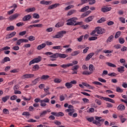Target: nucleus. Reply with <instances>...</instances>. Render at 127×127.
Here are the masks:
<instances>
[{
	"label": "nucleus",
	"instance_id": "1",
	"mask_svg": "<svg viewBox=\"0 0 127 127\" xmlns=\"http://www.w3.org/2000/svg\"><path fill=\"white\" fill-rule=\"evenodd\" d=\"M78 18L72 17L67 20L66 25H73V26H76V25H82L83 24V22H77Z\"/></svg>",
	"mask_w": 127,
	"mask_h": 127
},
{
	"label": "nucleus",
	"instance_id": "2",
	"mask_svg": "<svg viewBox=\"0 0 127 127\" xmlns=\"http://www.w3.org/2000/svg\"><path fill=\"white\" fill-rule=\"evenodd\" d=\"M68 57V55L65 54H60L59 53H56L53 55L49 56L50 61H56L57 58H66Z\"/></svg>",
	"mask_w": 127,
	"mask_h": 127
},
{
	"label": "nucleus",
	"instance_id": "3",
	"mask_svg": "<svg viewBox=\"0 0 127 127\" xmlns=\"http://www.w3.org/2000/svg\"><path fill=\"white\" fill-rule=\"evenodd\" d=\"M12 41H17L16 45L19 46L21 43H27L28 42V40L26 39H19L18 40L17 38H14L12 39Z\"/></svg>",
	"mask_w": 127,
	"mask_h": 127
},
{
	"label": "nucleus",
	"instance_id": "4",
	"mask_svg": "<svg viewBox=\"0 0 127 127\" xmlns=\"http://www.w3.org/2000/svg\"><path fill=\"white\" fill-rule=\"evenodd\" d=\"M66 31H60L58 32L56 35L53 36V38H58V39L62 38V37L64 36V34H66Z\"/></svg>",
	"mask_w": 127,
	"mask_h": 127
},
{
	"label": "nucleus",
	"instance_id": "5",
	"mask_svg": "<svg viewBox=\"0 0 127 127\" xmlns=\"http://www.w3.org/2000/svg\"><path fill=\"white\" fill-rule=\"evenodd\" d=\"M42 58L40 56L38 57V58H36L31 61L29 63V65L30 66L32 65V64H34V63H39L41 61Z\"/></svg>",
	"mask_w": 127,
	"mask_h": 127
},
{
	"label": "nucleus",
	"instance_id": "6",
	"mask_svg": "<svg viewBox=\"0 0 127 127\" xmlns=\"http://www.w3.org/2000/svg\"><path fill=\"white\" fill-rule=\"evenodd\" d=\"M72 108L73 106L69 105L68 106V109L65 110L66 113H68V116H70V117H71L74 112V109Z\"/></svg>",
	"mask_w": 127,
	"mask_h": 127
},
{
	"label": "nucleus",
	"instance_id": "7",
	"mask_svg": "<svg viewBox=\"0 0 127 127\" xmlns=\"http://www.w3.org/2000/svg\"><path fill=\"white\" fill-rule=\"evenodd\" d=\"M34 77V74H25L21 76V79L22 80H24V79H31V78H33Z\"/></svg>",
	"mask_w": 127,
	"mask_h": 127
},
{
	"label": "nucleus",
	"instance_id": "8",
	"mask_svg": "<svg viewBox=\"0 0 127 127\" xmlns=\"http://www.w3.org/2000/svg\"><path fill=\"white\" fill-rule=\"evenodd\" d=\"M20 14L18 13H15L13 14V15L10 16L9 17V20L11 21H12V20H14L16 18H17L19 16Z\"/></svg>",
	"mask_w": 127,
	"mask_h": 127
},
{
	"label": "nucleus",
	"instance_id": "9",
	"mask_svg": "<svg viewBox=\"0 0 127 127\" xmlns=\"http://www.w3.org/2000/svg\"><path fill=\"white\" fill-rule=\"evenodd\" d=\"M51 115L53 116H55L56 117H63L64 116V113L63 112H59L58 113L56 112H52Z\"/></svg>",
	"mask_w": 127,
	"mask_h": 127
},
{
	"label": "nucleus",
	"instance_id": "10",
	"mask_svg": "<svg viewBox=\"0 0 127 127\" xmlns=\"http://www.w3.org/2000/svg\"><path fill=\"white\" fill-rule=\"evenodd\" d=\"M112 10V7H106L101 8V11L102 12H108V11H110V10Z\"/></svg>",
	"mask_w": 127,
	"mask_h": 127
},
{
	"label": "nucleus",
	"instance_id": "11",
	"mask_svg": "<svg viewBox=\"0 0 127 127\" xmlns=\"http://www.w3.org/2000/svg\"><path fill=\"white\" fill-rule=\"evenodd\" d=\"M60 3H55L49 6L48 8V9H53V8H56L57 6H59Z\"/></svg>",
	"mask_w": 127,
	"mask_h": 127
},
{
	"label": "nucleus",
	"instance_id": "12",
	"mask_svg": "<svg viewBox=\"0 0 127 127\" xmlns=\"http://www.w3.org/2000/svg\"><path fill=\"white\" fill-rule=\"evenodd\" d=\"M40 3L41 4H45L46 5H49V4H51V3H52V1H45L44 0H43L40 1Z\"/></svg>",
	"mask_w": 127,
	"mask_h": 127
},
{
	"label": "nucleus",
	"instance_id": "13",
	"mask_svg": "<svg viewBox=\"0 0 127 127\" xmlns=\"http://www.w3.org/2000/svg\"><path fill=\"white\" fill-rule=\"evenodd\" d=\"M96 28L97 34H103V30H105V29H102L101 27H97Z\"/></svg>",
	"mask_w": 127,
	"mask_h": 127
},
{
	"label": "nucleus",
	"instance_id": "14",
	"mask_svg": "<svg viewBox=\"0 0 127 127\" xmlns=\"http://www.w3.org/2000/svg\"><path fill=\"white\" fill-rule=\"evenodd\" d=\"M117 110L121 111H125V110H126V106L123 104H120L117 107Z\"/></svg>",
	"mask_w": 127,
	"mask_h": 127
},
{
	"label": "nucleus",
	"instance_id": "15",
	"mask_svg": "<svg viewBox=\"0 0 127 127\" xmlns=\"http://www.w3.org/2000/svg\"><path fill=\"white\" fill-rule=\"evenodd\" d=\"M45 47H46V44L43 43L41 45L38 46L37 49L38 50H41V49H43V48H45Z\"/></svg>",
	"mask_w": 127,
	"mask_h": 127
},
{
	"label": "nucleus",
	"instance_id": "16",
	"mask_svg": "<svg viewBox=\"0 0 127 127\" xmlns=\"http://www.w3.org/2000/svg\"><path fill=\"white\" fill-rule=\"evenodd\" d=\"M31 18V15H27L24 16L22 18L23 21H27L28 20H29Z\"/></svg>",
	"mask_w": 127,
	"mask_h": 127
},
{
	"label": "nucleus",
	"instance_id": "17",
	"mask_svg": "<svg viewBox=\"0 0 127 127\" xmlns=\"http://www.w3.org/2000/svg\"><path fill=\"white\" fill-rule=\"evenodd\" d=\"M94 55L95 54L94 53H91L88 54L85 59L86 61H88V60H90V59H91V58H92Z\"/></svg>",
	"mask_w": 127,
	"mask_h": 127
},
{
	"label": "nucleus",
	"instance_id": "18",
	"mask_svg": "<svg viewBox=\"0 0 127 127\" xmlns=\"http://www.w3.org/2000/svg\"><path fill=\"white\" fill-rule=\"evenodd\" d=\"M64 25V22H59L58 23H57L55 25V27H57L58 28H59V27H62Z\"/></svg>",
	"mask_w": 127,
	"mask_h": 127
},
{
	"label": "nucleus",
	"instance_id": "19",
	"mask_svg": "<svg viewBox=\"0 0 127 127\" xmlns=\"http://www.w3.org/2000/svg\"><path fill=\"white\" fill-rule=\"evenodd\" d=\"M70 66H73L72 64H63L61 65L60 67L62 68H64V69H66V68H68V67H70Z\"/></svg>",
	"mask_w": 127,
	"mask_h": 127
},
{
	"label": "nucleus",
	"instance_id": "20",
	"mask_svg": "<svg viewBox=\"0 0 127 127\" xmlns=\"http://www.w3.org/2000/svg\"><path fill=\"white\" fill-rule=\"evenodd\" d=\"M9 61H10V59L9 58H8V57H6L3 58V59L2 60L1 63L2 64H4V63H5V62H9Z\"/></svg>",
	"mask_w": 127,
	"mask_h": 127
},
{
	"label": "nucleus",
	"instance_id": "21",
	"mask_svg": "<svg viewBox=\"0 0 127 127\" xmlns=\"http://www.w3.org/2000/svg\"><path fill=\"white\" fill-rule=\"evenodd\" d=\"M40 80V77H38L37 78L35 79L32 82V85H36L38 82H39Z\"/></svg>",
	"mask_w": 127,
	"mask_h": 127
},
{
	"label": "nucleus",
	"instance_id": "22",
	"mask_svg": "<svg viewBox=\"0 0 127 127\" xmlns=\"http://www.w3.org/2000/svg\"><path fill=\"white\" fill-rule=\"evenodd\" d=\"M94 18V16H90L85 19V22H90L93 20Z\"/></svg>",
	"mask_w": 127,
	"mask_h": 127
},
{
	"label": "nucleus",
	"instance_id": "23",
	"mask_svg": "<svg viewBox=\"0 0 127 127\" xmlns=\"http://www.w3.org/2000/svg\"><path fill=\"white\" fill-rule=\"evenodd\" d=\"M50 78V76L48 75H43L41 77V80H47L48 79H49Z\"/></svg>",
	"mask_w": 127,
	"mask_h": 127
},
{
	"label": "nucleus",
	"instance_id": "24",
	"mask_svg": "<svg viewBox=\"0 0 127 127\" xmlns=\"http://www.w3.org/2000/svg\"><path fill=\"white\" fill-rule=\"evenodd\" d=\"M118 72L120 73H124L125 71V66H121L117 68Z\"/></svg>",
	"mask_w": 127,
	"mask_h": 127
},
{
	"label": "nucleus",
	"instance_id": "25",
	"mask_svg": "<svg viewBox=\"0 0 127 127\" xmlns=\"http://www.w3.org/2000/svg\"><path fill=\"white\" fill-rule=\"evenodd\" d=\"M104 101H106V102H110V103H112L113 104H115V101L110 98L105 97L104 98Z\"/></svg>",
	"mask_w": 127,
	"mask_h": 127
},
{
	"label": "nucleus",
	"instance_id": "26",
	"mask_svg": "<svg viewBox=\"0 0 127 127\" xmlns=\"http://www.w3.org/2000/svg\"><path fill=\"white\" fill-rule=\"evenodd\" d=\"M65 86L67 89H71L73 87V84H71L70 82H66L65 83Z\"/></svg>",
	"mask_w": 127,
	"mask_h": 127
},
{
	"label": "nucleus",
	"instance_id": "27",
	"mask_svg": "<svg viewBox=\"0 0 127 127\" xmlns=\"http://www.w3.org/2000/svg\"><path fill=\"white\" fill-rule=\"evenodd\" d=\"M76 11L75 9L70 10L68 12V13L67 14V16L72 15V14H73V13H76Z\"/></svg>",
	"mask_w": 127,
	"mask_h": 127
},
{
	"label": "nucleus",
	"instance_id": "28",
	"mask_svg": "<svg viewBox=\"0 0 127 127\" xmlns=\"http://www.w3.org/2000/svg\"><path fill=\"white\" fill-rule=\"evenodd\" d=\"M119 118H120V119L121 120V123H122V124H124V123H125V122L127 121V119L124 118V116L123 115H119Z\"/></svg>",
	"mask_w": 127,
	"mask_h": 127
},
{
	"label": "nucleus",
	"instance_id": "29",
	"mask_svg": "<svg viewBox=\"0 0 127 127\" xmlns=\"http://www.w3.org/2000/svg\"><path fill=\"white\" fill-rule=\"evenodd\" d=\"M90 12H91V11L88 10V11H86V12L83 13L82 14V15H81L82 17H86V16H88V15H89V14L90 13Z\"/></svg>",
	"mask_w": 127,
	"mask_h": 127
},
{
	"label": "nucleus",
	"instance_id": "30",
	"mask_svg": "<svg viewBox=\"0 0 127 127\" xmlns=\"http://www.w3.org/2000/svg\"><path fill=\"white\" fill-rule=\"evenodd\" d=\"M35 7H32L26 9L25 11L26 12H32L33 11H35Z\"/></svg>",
	"mask_w": 127,
	"mask_h": 127
},
{
	"label": "nucleus",
	"instance_id": "31",
	"mask_svg": "<svg viewBox=\"0 0 127 127\" xmlns=\"http://www.w3.org/2000/svg\"><path fill=\"white\" fill-rule=\"evenodd\" d=\"M89 6H86L82 8L80 10V12H85V11H86V10H88L89 9Z\"/></svg>",
	"mask_w": 127,
	"mask_h": 127
},
{
	"label": "nucleus",
	"instance_id": "32",
	"mask_svg": "<svg viewBox=\"0 0 127 127\" xmlns=\"http://www.w3.org/2000/svg\"><path fill=\"white\" fill-rule=\"evenodd\" d=\"M106 65H108V66H109V67H113V68H116V67H117V65L111 63L107 62L106 63Z\"/></svg>",
	"mask_w": 127,
	"mask_h": 127
},
{
	"label": "nucleus",
	"instance_id": "33",
	"mask_svg": "<svg viewBox=\"0 0 127 127\" xmlns=\"http://www.w3.org/2000/svg\"><path fill=\"white\" fill-rule=\"evenodd\" d=\"M6 30H7V31H11L12 30H14V26H10L9 27H7L6 29Z\"/></svg>",
	"mask_w": 127,
	"mask_h": 127
},
{
	"label": "nucleus",
	"instance_id": "34",
	"mask_svg": "<svg viewBox=\"0 0 127 127\" xmlns=\"http://www.w3.org/2000/svg\"><path fill=\"white\" fill-rule=\"evenodd\" d=\"M122 34V32L118 31L116 33L115 38L118 39L121 36V35Z\"/></svg>",
	"mask_w": 127,
	"mask_h": 127
},
{
	"label": "nucleus",
	"instance_id": "35",
	"mask_svg": "<svg viewBox=\"0 0 127 127\" xmlns=\"http://www.w3.org/2000/svg\"><path fill=\"white\" fill-rule=\"evenodd\" d=\"M54 83H56L57 84H59L60 83H61L62 82V79L60 78H55L54 80Z\"/></svg>",
	"mask_w": 127,
	"mask_h": 127
},
{
	"label": "nucleus",
	"instance_id": "36",
	"mask_svg": "<svg viewBox=\"0 0 127 127\" xmlns=\"http://www.w3.org/2000/svg\"><path fill=\"white\" fill-rule=\"evenodd\" d=\"M39 68V65L38 64L34 65L33 67L32 71H37Z\"/></svg>",
	"mask_w": 127,
	"mask_h": 127
},
{
	"label": "nucleus",
	"instance_id": "37",
	"mask_svg": "<svg viewBox=\"0 0 127 127\" xmlns=\"http://www.w3.org/2000/svg\"><path fill=\"white\" fill-rule=\"evenodd\" d=\"M28 41H34L35 40V37L33 36H30L28 37Z\"/></svg>",
	"mask_w": 127,
	"mask_h": 127
},
{
	"label": "nucleus",
	"instance_id": "38",
	"mask_svg": "<svg viewBox=\"0 0 127 127\" xmlns=\"http://www.w3.org/2000/svg\"><path fill=\"white\" fill-rule=\"evenodd\" d=\"M33 18H36V19H38V18H40V16H39L38 13H35L33 14Z\"/></svg>",
	"mask_w": 127,
	"mask_h": 127
},
{
	"label": "nucleus",
	"instance_id": "39",
	"mask_svg": "<svg viewBox=\"0 0 127 127\" xmlns=\"http://www.w3.org/2000/svg\"><path fill=\"white\" fill-rule=\"evenodd\" d=\"M113 39H114V36L111 35L107 39L106 42L107 43L109 42H111V41H113Z\"/></svg>",
	"mask_w": 127,
	"mask_h": 127
},
{
	"label": "nucleus",
	"instance_id": "40",
	"mask_svg": "<svg viewBox=\"0 0 127 127\" xmlns=\"http://www.w3.org/2000/svg\"><path fill=\"white\" fill-rule=\"evenodd\" d=\"M44 91L45 92L46 96H47V95H50V92H49V87H47V88H44Z\"/></svg>",
	"mask_w": 127,
	"mask_h": 127
},
{
	"label": "nucleus",
	"instance_id": "41",
	"mask_svg": "<svg viewBox=\"0 0 127 127\" xmlns=\"http://www.w3.org/2000/svg\"><path fill=\"white\" fill-rule=\"evenodd\" d=\"M80 54V51H74L71 54V56H76L78 55V54Z\"/></svg>",
	"mask_w": 127,
	"mask_h": 127
},
{
	"label": "nucleus",
	"instance_id": "42",
	"mask_svg": "<svg viewBox=\"0 0 127 127\" xmlns=\"http://www.w3.org/2000/svg\"><path fill=\"white\" fill-rule=\"evenodd\" d=\"M106 21V19H105V18L102 17L100 19L97 20V23H103V22H105Z\"/></svg>",
	"mask_w": 127,
	"mask_h": 127
},
{
	"label": "nucleus",
	"instance_id": "43",
	"mask_svg": "<svg viewBox=\"0 0 127 127\" xmlns=\"http://www.w3.org/2000/svg\"><path fill=\"white\" fill-rule=\"evenodd\" d=\"M8 99H9V96H6L2 98V101L4 103H5V102H6V101H7V100H8Z\"/></svg>",
	"mask_w": 127,
	"mask_h": 127
},
{
	"label": "nucleus",
	"instance_id": "44",
	"mask_svg": "<svg viewBox=\"0 0 127 127\" xmlns=\"http://www.w3.org/2000/svg\"><path fill=\"white\" fill-rule=\"evenodd\" d=\"M47 114V111H44L43 112L40 113V118H42Z\"/></svg>",
	"mask_w": 127,
	"mask_h": 127
},
{
	"label": "nucleus",
	"instance_id": "45",
	"mask_svg": "<svg viewBox=\"0 0 127 127\" xmlns=\"http://www.w3.org/2000/svg\"><path fill=\"white\" fill-rule=\"evenodd\" d=\"M92 73H93V72L88 71H84L82 72V74L88 75H91V74H92Z\"/></svg>",
	"mask_w": 127,
	"mask_h": 127
},
{
	"label": "nucleus",
	"instance_id": "46",
	"mask_svg": "<svg viewBox=\"0 0 127 127\" xmlns=\"http://www.w3.org/2000/svg\"><path fill=\"white\" fill-rule=\"evenodd\" d=\"M95 70V67H94V65L93 64H90L89 66V70L90 71V72H93V70Z\"/></svg>",
	"mask_w": 127,
	"mask_h": 127
},
{
	"label": "nucleus",
	"instance_id": "47",
	"mask_svg": "<svg viewBox=\"0 0 127 127\" xmlns=\"http://www.w3.org/2000/svg\"><path fill=\"white\" fill-rule=\"evenodd\" d=\"M73 7H74V5H69L68 6H67V7H66L64 8L65 10H69V9H71V8H73Z\"/></svg>",
	"mask_w": 127,
	"mask_h": 127
},
{
	"label": "nucleus",
	"instance_id": "48",
	"mask_svg": "<svg viewBox=\"0 0 127 127\" xmlns=\"http://www.w3.org/2000/svg\"><path fill=\"white\" fill-rule=\"evenodd\" d=\"M119 41L121 44H124V43H125V39L123 38H120Z\"/></svg>",
	"mask_w": 127,
	"mask_h": 127
},
{
	"label": "nucleus",
	"instance_id": "49",
	"mask_svg": "<svg viewBox=\"0 0 127 127\" xmlns=\"http://www.w3.org/2000/svg\"><path fill=\"white\" fill-rule=\"evenodd\" d=\"M93 124H94V125H96V126H98V127H101V123L97 121H93Z\"/></svg>",
	"mask_w": 127,
	"mask_h": 127
},
{
	"label": "nucleus",
	"instance_id": "50",
	"mask_svg": "<svg viewBox=\"0 0 127 127\" xmlns=\"http://www.w3.org/2000/svg\"><path fill=\"white\" fill-rule=\"evenodd\" d=\"M10 73H18L19 72V69H13L10 71Z\"/></svg>",
	"mask_w": 127,
	"mask_h": 127
},
{
	"label": "nucleus",
	"instance_id": "51",
	"mask_svg": "<svg viewBox=\"0 0 127 127\" xmlns=\"http://www.w3.org/2000/svg\"><path fill=\"white\" fill-rule=\"evenodd\" d=\"M94 85H99V86H103V84L99 81H94L92 82Z\"/></svg>",
	"mask_w": 127,
	"mask_h": 127
},
{
	"label": "nucleus",
	"instance_id": "52",
	"mask_svg": "<svg viewBox=\"0 0 127 127\" xmlns=\"http://www.w3.org/2000/svg\"><path fill=\"white\" fill-rule=\"evenodd\" d=\"M26 34V31H23L19 33V36H23Z\"/></svg>",
	"mask_w": 127,
	"mask_h": 127
},
{
	"label": "nucleus",
	"instance_id": "53",
	"mask_svg": "<svg viewBox=\"0 0 127 127\" xmlns=\"http://www.w3.org/2000/svg\"><path fill=\"white\" fill-rule=\"evenodd\" d=\"M116 91L119 93H123L124 92V90H123V89L121 88L120 87H117Z\"/></svg>",
	"mask_w": 127,
	"mask_h": 127
},
{
	"label": "nucleus",
	"instance_id": "54",
	"mask_svg": "<svg viewBox=\"0 0 127 127\" xmlns=\"http://www.w3.org/2000/svg\"><path fill=\"white\" fill-rule=\"evenodd\" d=\"M97 39H98V37H91L88 39L89 41H92L93 40H97Z\"/></svg>",
	"mask_w": 127,
	"mask_h": 127
},
{
	"label": "nucleus",
	"instance_id": "55",
	"mask_svg": "<svg viewBox=\"0 0 127 127\" xmlns=\"http://www.w3.org/2000/svg\"><path fill=\"white\" fill-rule=\"evenodd\" d=\"M95 103H97L98 106H101V105H102V101L99 99H96Z\"/></svg>",
	"mask_w": 127,
	"mask_h": 127
},
{
	"label": "nucleus",
	"instance_id": "56",
	"mask_svg": "<svg viewBox=\"0 0 127 127\" xmlns=\"http://www.w3.org/2000/svg\"><path fill=\"white\" fill-rule=\"evenodd\" d=\"M119 20L122 22V23H126V19L123 17H120Z\"/></svg>",
	"mask_w": 127,
	"mask_h": 127
},
{
	"label": "nucleus",
	"instance_id": "57",
	"mask_svg": "<svg viewBox=\"0 0 127 127\" xmlns=\"http://www.w3.org/2000/svg\"><path fill=\"white\" fill-rule=\"evenodd\" d=\"M98 81H99V82H101V83H107V80L102 78H98Z\"/></svg>",
	"mask_w": 127,
	"mask_h": 127
},
{
	"label": "nucleus",
	"instance_id": "58",
	"mask_svg": "<svg viewBox=\"0 0 127 127\" xmlns=\"http://www.w3.org/2000/svg\"><path fill=\"white\" fill-rule=\"evenodd\" d=\"M3 113L5 114V115H8V114H9V111H8V110L6 109H4L3 110Z\"/></svg>",
	"mask_w": 127,
	"mask_h": 127
},
{
	"label": "nucleus",
	"instance_id": "59",
	"mask_svg": "<svg viewBox=\"0 0 127 127\" xmlns=\"http://www.w3.org/2000/svg\"><path fill=\"white\" fill-rule=\"evenodd\" d=\"M90 26L89 25L86 24V25H83L81 26V27L83 28V29H88V28Z\"/></svg>",
	"mask_w": 127,
	"mask_h": 127
},
{
	"label": "nucleus",
	"instance_id": "60",
	"mask_svg": "<svg viewBox=\"0 0 127 127\" xmlns=\"http://www.w3.org/2000/svg\"><path fill=\"white\" fill-rule=\"evenodd\" d=\"M17 99V96L16 95H13L10 97V100L12 101H14Z\"/></svg>",
	"mask_w": 127,
	"mask_h": 127
},
{
	"label": "nucleus",
	"instance_id": "61",
	"mask_svg": "<svg viewBox=\"0 0 127 127\" xmlns=\"http://www.w3.org/2000/svg\"><path fill=\"white\" fill-rule=\"evenodd\" d=\"M79 69V65H76L73 66V68H71L72 71H75V70H78Z\"/></svg>",
	"mask_w": 127,
	"mask_h": 127
},
{
	"label": "nucleus",
	"instance_id": "62",
	"mask_svg": "<svg viewBox=\"0 0 127 127\" xmlns=\"http://www.w3.org/2000/svg\"><path fill=\"white\" fill-rule=\"evenodd\" d=\"M118 74L115 72H112L111 73L108 74V76H110L111 77H116V76H117Z\"/></svg>",
	"mask_w": 127,
	"mask_h": 127
},
{
	"label": "nucleus",
	"instance_id": "63",
	"mask_svg": "<svg viewBox=\"0 0 127 127\" xmlns=\"http://www.w3.org/2000/svg\"><path fill=\"white\" fill-rule=\"evenodd\" d=\"M53 49L60 50V49H61V46H54V47H53Z\"/></svg>",
	"mask_w": 127,
	"mask_h": 127
},
{
	"label": "nucleus",
	"instance_id": "64",
	"mask_svg": "<svg viewBox=\"0 0 127 127\" xmlns=\"http://www.w3.org/2000/svg\"><path fill=\"white\" fill-rule=\"evenodd\" d=\"M13 50H15V51H17L18 50H19V47L18 46H15L12 48Z\"/></svg>",
	"mask_w": 127,
	"mask_h": 127
}]
</instances>
